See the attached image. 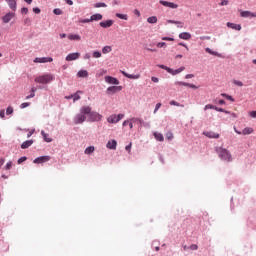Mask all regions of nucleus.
<instances>
[{"mask_svg": "<svg viewBox=\"0 0 256 256\" xmlns=\"http://www.w3.org/2000/svg\"><path fill=\"white\" fill-rule=\"evenodd\" d=\"M193 77H195V75H193V74H187V75L185 76V79H193Z\"/></svg>", "mask_w": 256, "mask_h": 256, "instance_id": "63", "label": "nucleus"}, {"mask_svg": "<svg viewBox=\"0 0 256 256\" xmlns=\"http://www.w3.org/2000/svg\"><path fill=\"white\" fill-rule=\"evenodd\" d=\"M113 23V20L102 21L100 22V27H102L103 29H109V27H113Z\"/></svg>", "mask_w": 256, "mask_h": 256, "instance_id": "13", "label": "nucleus"}, {"mask_svg": "<svg viewBox=\"0 0 256 256\" xmlns=\"http://www.w3.org/2000/svg\"><path fill=\"white\" fill-rule=\"evenodd\" d=\"M233 84L236 85L237 87H243V83L239 80H234Z\"/></svg>", "mask_w": 256, "mask_h": 256, "instance_id": "46", "label": "nucleus"}, {"mask_svg": "<svg viewBox=\"0 0 256 256\" xmlns=\"http://www.w3.org/2000/svg\"><path fill=\"white\" fill-rule=\"evenodd\" d=\"M123 117H125V114H112L107 118V121L108 123H119Z\"/></svg>", "mask_w": 256, "mask_h": 256, "instance_id": "4", "label": "nucleus"}, {"mask_svg": "<svg viewBox=\"0 0 256 256\" xmlns=\"http://www.w3.org/2000/svg\"><path fill=\"white\" fill-rule=\"evenodd\" d=\"M190 249H191L192 251H197V250L199 249V246H197L196 244H192V245L190 246Z\"/></svg>", "mask_w": 256, "mask_h": 256, "instance_id": "52", "label": "nucleus"}, {"mask_svg": "<svg viewBox=\"0 0 256 256\" xmlns=\"http://www.w3.org/2000/svg\"><path fill=\"white\" fill-rule=\"evenodd\" d=\"M151 81H153V83H159V78L153 76V77L151 78Z\"/></svg>", "mask_w": 256, "mask_h": 256, "instance_id": "60", "label": "nucleus"}, {"mask_svg": "<svg viewBox=\"0 0 256 256\" xmlns=\"http://www.w3.org/2000/svg\"><path fill=\"white\" fill-rule=\"evenodd\" d=\"M95 9H99L101 7H107V4H105L104 2H99L94 4Z\"/></svg>", "mask_w": 256, "mask_h": 256, "instance_id": "38", "label": "nucleus"}, {"mask_svg": "<svg viewBox=\"0 0 256 256\" xmlns=\"http://www.w3.org/2000/svg\"><path fill=\"white\" fill-rule=\"evenodd\" d=\"M11 167H13V162H8L5 166V169L9 171V169H11Z\"/></svg>", "mask_w": 256, "mask_h": 256, "instance_id": "49", "label": "nucleus"}, {"mask_svg": "<svg viewBox=\"0 0 256 256\" xmlns=\"http://www.w3.org/2000/svg\"><path fill=\"white\" fill-rule=\"evenodd\" d=\"M77 77H80V78L89 77V72H87V70H80L77 73Z\"/></svg>", "mask_w": 256, "mask_h": 256, "instance_id": "24", "label": "nucleus"}, {"mask_svg": "<svg viewBox=\"0 0 256 256\" xmlns=\"http://www.w3.org/2000/svg\"><path fill=\"white\" fill-rule=\"evenodd\" d=\"M170 105H174L175 107H184L183 104H179L177 101L172 100L170 101Z\"/></svg>", "mask_w": 256, "mask_h": 256, "instance_id": "42", "label": "nucleus"}, {"mask_svg": "<svg viewBox=\"0 0 256 256\" xmlns=\"http://www.w3.org/2000/svg\"><path fill=\"white\" fill-rule=\"evenodd\" d=\"M79 93H83V92L77 91L75 94H73L74 103H75V101H79V99H81V96L79 95Z\"/></svg>", "mask_w": 256, "mask_h": 256, "instance_id": "36", "label": "nucleus"}, {"mask_svg": "<svg viewBox=\"0 0 256 256\" xmlns=\"http://www.w3.org/2000/svg\"><path fill=\"white\" fill-rule=\"evenodd\" d=\"M34 13H36V15H39V13H41V9L39 8H33Z\"/></svg>", "mask_w": 256, "mask_h": 256, "instance_id": "62", "label": "nucleus"}, {"mask_svg": "<svg viewBox=\"0 0 256 256\" xmlns=\"http://www.w3.org/2000/svg\"><path fill=\"white\" fill-rule=\"evenodd\" d=\"M80 23H91V18H87V19H82L79 21Z\"/></svg>", "mask_w": 256, "mask_h": 256, "instance_id": "53", "label": "nucleus"}, {"mask_svg": "<svg viewBox=\"0 0 256 256\" xmlns=\"http://www.w3.org/2000/svg\"><path fill=\"white\" fill-rule=\"evenodd\" d=\"M81 57V54L79 52L70 53L66 56V61H77Z\"/></svg>", "mask_w": 256, "mask_h": 256, "instance_id": "10", "label": "nucleus"}, {"mask_svg": "<svg viewBox=\"0 0 256 256\" xmlns=\"http://www.w3.org/2000/svg\"><path fill=\"white\" fill-rule=\"evenodd\" d=\"M89 118L88 121H91L92 123L95 121H101L103 119V116L99 114L98 112H92L88 114Z\"/></svg>", "mask_w": 256, "mask_h": 256, "instance_id": "5", "label": "nucleus"}, {"mask_svg": "<svg viewBox=\"0 0 256 256\" xmlns=\"http://www.w3.org/2000/svg\"><path fill=\"white\" fill-rule=\"evenodd\" d=\"M206 53H209V55H214L215 57H219V53L211 50L210 48L205 49Z\"/></svg>", "mask_w": 256, "mask_h": 256, "instance_id": "34", "label": "nucleus"}, {"mask_svg": "<svg viewBox=\"0 0 256 256\" xmlns=\"http://www.w3.org/2000/svg\"><path fill=\"white\" fill-rule=\"evenodd\" d=\"M159 109H161V103L156 104V107L154 109V113H157V111H159Z\"/></svg>", "mask_w": 256, "mask_h": 256, "instance_id": "57", "label": "nucleus"}, {"mask_svg": "<svg viewBox=\"0 0 256 256\" xmlns=\"http://www.w3.org/2000/svg\"><path fill=\"white\" fill-rule=\"evenodd\" d=\"M154 137H155L156 141H160V142L165 141V138L163 137V134H161V133L154 132Z\"/></svg>", "mask_w": 256, "mask_h": 256, "instance_id": "26", "label": "nucleus"}, {"mask_svg": "<svg viewBox=\"0 0 256 256\" xmlns=\"http://www.w3.org/2000/svg\"><path fill=\"white\" fill-rule=\"evenodd\" d=\"M92 57H94V59H100V57H101V52H99V51H94V52L92 53Z\"/></svg>", "mask_w": 256, "mask_h": 256, "instance_id": "39", "label": "nucleus"}, {"mask_svg": "<svg viewBox=\"0 0 256 256\" xmlns=\"http://www.w3.org/2000/svg\"><path fill=\"white\" fill-rule=\"evenodd\" d=\"M130 121L132 122V124L133 123H143V120H141V119H139V118H132V119H130Z\"/></svg>", "mask_w": 256, "mask_h": 256, "instance_id": "43", "label": "nucleus"}, {"mask_svg": "<svg viewBox=\"0 0 256 256\" xmlns=\"http://www.w3.org/2000/svg\"><path fill=\"white\" fill-rule=\"evenodd\" d=\"M157 47L158 48H163V47H167V43H165V42H159V43H157Z\"/></svg>", "mask_w": 256, "mask_h": 256, "instance_id": "48", "label": "nucleus"}, {"mask_svg": "<svg viewBox=\"0 0 256 256\" xmlns=\"http://www.w3.org/2000/svg\"><path fill=\"white\" fill-rule=\"evenodd\" d=\"M34 63H53V58L51 57L35 58Z\"/></svg>", "mask_w": 256, "mask_h": 256, "instance_id": "11", "label": "nucleus"}, {"mask_svg": "<svg viewBox=\"0 0 256 256\" xmlns=\"http://www.w3.org/2000/svg\"><path fill=\"white\" fill-rule=\"evenodd\" d=\"M122 90V86H110L106 89V95H115V93H119Z\"/></svg>", "mask_w": 256, "mask_h": 256, "instance_id": "6", "label": "nucleus"}, {"mask_svg": "<svg viewBox=\"0 0 256 256\" xmlns=\"http://www.w3.org/2000/svg\"><path fill=\"white\" fill-rule=\"evenodd\" d=\"M33 145V140L25 141L21 144V149H29Z\"/></svg>", "mask_w": 256, "mask_h": 256, "instance_id": "22", "label": "nucleus"}, {"mask_svg": "<svg viewBox=\"0 0 256 256\" xmlns=\"http://www.w3.org/2000/svg\"><path fill=\"white\" fill-rule=\"evenodd\" d=\"M180 39H184V41H189L191 39V33L189 32H182L179 34Z\"/></svg>", "mask_w": 256, "mask_h": 256, "instance_id": "20", "label": "nucleus"}, {"mask_svg": "<svg viewBox=\"0 0 256 256\" xmlns=\"http://www.w3.org/2000/svg\"><path fill=\"white\" fill-rule=\"evenodd\" d=\"M173 133L172 132H167L166 133V139L168 140V141H173Z\"/></svg>", "mask_w": 256, "mask_h": 256, "instance_id": "40", "label": "nucleus"}, {"mask_svg": "<svg viewBox=\"0 0 256 256\" xmlns=\"http://www.w3.org/2000/svg\"><path fill=\"white\" fill-rule=\"evenodd\" d=\"M27 159V157L23 156L18 160V165H21V163H24V161Z\"/></svg>", "mask_w": 256, "mask_h": 256, "instance_id": "56", "label": "nucleus"}, {"mask_svg": "<svg viewBox=\"0 0 256 256\" xmlns=\"http://www.w3.org/2000/svg\"><path fill=\"white\" fill-rule=\"evenodd\" d=\"M158 67H159L160 69H164L165 71H167V73H169V69H171V68H169V67H167V66H165V65H158Z\"/></svg>", "mask_w": 256, "mask_h": 256, "instance_id": "50", "label": "nucleus"}, {"mask_svg": "<svg viewBox=\"0 0 256 256\" xmlns=\"http://www.w3.org/2000/svg\"><path fill=\"white\" fill-rule=\"evenodd\" d=\"M113 51V48H111V46H104L103 48H102V53L104 54V55H107V53H111Z\"/></svg>", "mask_w": 256, "mask_h": 256, "instance_id": "29", "label": "nucleus"}, {"mask_svg": "<svg viewBox=\"0 0 256 256\" xmlns=\"http://www.w3.org/2000/svg\"><path fill=\"white\" fill-rule=\"evenodd\" d=\"M183 71H185V67H180L176 70H173V69H168V73H170V75H179V73H183Z\"/></svg>", "mask_w": 256, "mask_h": 256, "instance_id": "18", "label": "nucleus"}, {"mask_svg": "<svg viewBox=\"0 0 256 256\" xmlns=\"http://www.w3.org/2000/svg\"><path fill=\"white\" fill-rule=\"evenodd\" d=\"M221 7H225L227 5H229V1L228 0H223L221 3H220Z\"/></svg>", "mask_w": 256, "mask_h": 256, "instance_id": "55", "label": "nucleus"}, {"mask_svg": "<svg viewBox=\"0 0 256 256\" xmlns=\"http://www.w3.org/2000/svg\"><path fill=\"white\" fill-rule=\"evenodd\" d=\"M167 23H171V24H174V25H180V29H183V27H184V24L181 21L167 20Z\"/></svg>", "mask_w": 256, "mask_h": 256, "instance_id": "30", "label": "nucleus"}, {"mask_svg": "<svg viewBox=\"0 0 256 256\" xmlns=\"http://www.w3.org/2000/svg\"><path fill=\"white\" fill-rule=\"evenodd\" d=\"M95 151V146L87 147L84 151L85 155H91Z\"/></svg>", "mask_w": 256, "mask_h": 256, "instance_id": "31", "label": "nucleus"}, {"mask_svg": "<svg viewBox=\"0 0 256 256\" xmlns=\"http://www.w3.org/2000/svg\"><path fill=\"white\" fill-rule=\"evenodd\" d=\"M175 85H182L183 87H189L190 89H199V87L196 86L195 84H189V83L181 82V81H177L175 83Z\"/></svg>", "mask_w": 256, "mask_h": 256, "instance_id": "14", "label": "nucleus"}, {"mask_svg": "<svg viewBox=\"0 0 256 256\" xmlns=\"http://www.w3.org/2000/svg\"><path fill=\"white\" fill-rule=\"evenodd\" d=\"M29 105H31V103L29 102H24L20 105V109H26V107H29Z\"/></svg>", "mask_w": 256, "mask_h": 256, "instance_id": "47", "label": "nucleus"}, {"mask_svg": "<svg viewBox=\"0 0 256 256\" xmlns=\"http://www.w3.org/2000/svg\"><path fill=\"white\" fill-rule=\"evenodd\" d=\"M250 116L254 117L256 119V111H251Z\"/></svg>", "mask_w": 256, "mask_h": 256, "instance_id": "64", "label": "nucleus"}, {"mask_svg": "<svg viewBox=\"0 0 256 256\" xmlns=\"http://www.w3.org/2000/svg\"><path fill=\"white\" fill-rule=\"evenodd\" d=\"M0 117L1 119H5V110L0 111Z\"/></svg>", "mask_w": 256, "mask_h": 256, "instance_id": "61", "label": "nucleus"}, {"mask_svg": "<svg viewBox=\"0 0 256 256\" xmlns=\"http://www.w3.org/2000/svg\"><path fill=\"white\" fill-rule=\"evenodd\" d=\"M91 113V107L90 106H82L80 108V114H77L74 118L75 125H80L81 123H85L87 121V116Z\"/></svg>", "mask_w": 256, "mask_h": 256, "instance_id": "1", "label": "nucleus"}, {"mask_svg": "<svg viewBox=\"0 0 256 256\" xmlns=\"http://www.w3.org/2000/svg\"><path fill=\"white\" fill-rule=\"evenodd\" d=\"M36 91H37V89L31 88V93H30V95L26 96V99H33V97H35Z\"/></svg>", "mask_w": 256, "mask_h": 256, "instance_id": "37", "label": "nucleus"}, {"mask_svg": "<svg viewBox=\"0 0 256 256\" xmlns=\"http://www.w3.org/2000/svg\"><path fill=\"white\" fill-rule=\"evenodd\" d=\"M116 17H118V19H123L124 21H127V19H129L127 14H121V13H116Z\"/></svg>", "mask_w": 256, "mask_h": 256, "instance_id": "33", "label": "nucleus"}, {"mask_svg": "<svg viewBox=\"0 0 256 256\" xmlns=\"http://www.w3.org/2000/svg\"><path fill=\"white\" fill-rule=\"evenodd\" d=\"M107 149H111L115 151L117 149V141L116 140H109L106 144Z\"/></svg>", "mask_w": 256, "mask_h": 256, "instance_id": "15", "label": "nucleus"}, {"mask_svg": "<svg viewBox=\"0 0 256 256\" xmlns=\"http://www.w3.org/2000/svg\"><path fill=\"white\" fill-rule=\"evenodd\" d=\"M54 15H63V10L59 9V8H55L53 10Z\"/></svg>", "mask_w": 256, "mask_h": 256, "instance_id": "41", "label": "nucleus"}, {"mask_svg": "<svg viewBox=\"0 0 256 256\" xmlns=\"http://www.w3.org/2000/svg\"><path fill=\"white\" fill-rule=\"evenodd\" d=\"M121 73L124 77H127V79H139L141 77L139 74H129L125 71H121Z\"/></svg>", "mask_w": 256, "mask_h": 256, "instance_id": "16", "label": "nucleus"}, {"mask_svg": "<svg viewBox=\"0 0 256 256\" xmlns=\"http://www.w3.org/2000/svg\"><path fill=\"white\" fill-rule=\"evenodd\" d=\"M160 5H163L164 7H169L170 9H177V7H179V5L173 2H169L165 0H160Z\"/></svg>", "mask_w": 256, "mask_h": 256, "instance_id": "9", "label": "nucleus"}, {"mask_svg": "<svg viewBox=\"0 0 256 256\" xmlns=\"http://www.w3.org/2000/svg\"><path fill=\"white\" fill-rule=\"evenodd\" d=\"M227 26L231 27V29H235L236 31H241V25H237L235 23L228 22Z\"/></svg>", "mask_w": 256, "mask_h": 256, "instance_id": "25", "label": "nucleus"}, {"mask_svg": "<svg viewBox=\"0 0 256 256\" xmlns=\"http://www.w3.org/2000/svg\"><path fill=\"white\" fill-rule=\"evenodd\" d=\"M209 109H214V110H215V106H214L213 104H207V105H205L204 111H207V110H209Z\"/></svg>", "mask_w": 256, "mask_h": 256, "instance_id": "44", "label": "nucleus"}, {"mask_svg": "<svg viewBox=\"0 0 256 256\" xmlns=\"http://www.w3.org/2000/svg\"><path fill=\"white\" fill-rule=\"evenodd\" d=\"M253 128H251V127H247V128H244L243 130H242V135H251V133H253Z\"/></svg>", "mask_w": 256, "mask_h": 256, "instance_id": "27", "label": "nucleus"}, {"mask_svg": "<svg viewBox=\"0 0 256 256\" xmlns=\"http://www.w3.org/2000/svg\"><path fill=\"white\" fill-rule=\"evenodd\" d=\"M34 81L41 85H47L48 83H51V81H55V76L53 74H44L37 76Z\"/></svg>", "mask_w": 256, "mask_h": 256, "instance_id": "2", "label": "nucleus"}, {"mask_svg": "<svg viewBox=\"0 0 256 256\" xmlns=\"http://www.w3.org/2000/svg\"><path fill=\"white\" fill-rule=\"evenodd\" d=\"M162 41H175V39H173L171 37H163Z\"/></svg>", "mask_w": 256, "mask_h": 256, "instance_id": "59", "label": "nucleus"}, {"mask_svg": "<svg viewBox=\"0 0 256 256\" xmlns=\"http://www.w3.org/2000/svg\"><path fill=\"white\" fill-rule=\"evenodd\" d=\"M214 110L218 111L219 113H224L225 112V109L219 108V107H216V106H215Z\"/></svg>", "mask_w": 256, "mask_h": 256, "instance_id": "58", "label": "nucleus"}, {"mask_svg": "<svg viewBox=\"0 0 256 256\" xmlns=\"http://www.w3.org/2000/svg\"><path fill=\"white\" fill-rule=\"evenodd\" d=\"M105 82L109 85H119V81L113 76H105Z\"/></svg>", "mask_w": 256, "mask_h": 256, "instance_id": "12", "label": "nucleus"}, {"mask_svg": "<svg viewBox=\"0 0 256 256\" xmlns=\"http://www.w3.org/2000/svg\"><path fill=\"white\" fill-rule=\"evenodd\" d=\"M204 135L208 137L209 139H219V134L215 133L213 131L204 132Z\"/></svg>", "mask_w": 256, "mask_h": 256, "instance_id": "19", "label": "nucleus"}, {"mask_svg": "<svg viewBox=\"0 0 256 256\" xmlns=\"http://www.w3.org/2000/svg\"><path fill=\"white\" fill-rule=\"evenodd\" d=\"M6 115H13V107L10 106L6 109Z\"/></svg>", "mask_w": 256, "mask_h": 256, "instance_id": "45", "label": "nucleus"}, {"mask_svg": "<svg viewBox=\"0 0 256 256\" xmlns=\"http://www.w3.org/2000/svg\"><path fill=\"white\" fill-rule=\"evenodd\" d=\"M8 4V7L12 9V11H17V1L15 0H5Z\"/></svg>", "mask_w": 256, "mask_h": 256, "instance_id": "17", "label": "nucleus"}, {"mask_svg": "<svg viewBox=\"0 0 256 256\" xmlns=\"http://www.w3.org/2000/svg\"><path fill=\"white\" fill-rule=\"evenodd\" d=\"M44 141H46V143H51V141H53V139L49 138V134L45 133V131L41 132Z\"/></svg>", "mask_w": 256, "mask_h": 256, "instance_id": "28", "label": "nucleus"}, {"mask_svg": "<svg viewBox=\"0 0 256 256\" xmlns=\"http://www.w3.org/2000/svg\"><path fill=\"white\" fill-rule=\"evenodd\" d=\"M15 18V13H13V12H8V13H6L3 17H2V23H10V21L12 20V19H14Z\"/></svg>", "mask_w": 256, "mask_h": 256, "instance_id": "7", "label": "nucleus"}, {"mask_svg": "<svg viewBox=\"0 0 256 256\" xmlns=\"http://www.w3.org/2000/svg\"><path fill=\"white\" fill-rule=\"evenodd\" d=\"M21 13H22L23 15H27V13H29V9L23 7V8L21 9Z\"/></svg>", "mask_w": 256, "mask_h": 256, "instance_id": "54", "label": "nucleus"}, {"mask_svg": "<svg viewBox=\"0 0 256 256\" xmlns=\"http://www.w3.org/2000/svg\"><path fill=\"white\" fill-rule=\"evenodd\" d=\"M147 23H150L151 25L157 23V16H151L147 18Z\"/></svg>", "mask_w": 256, "mask_h": 256, "instance_id": "32", "label": "nucleus"}, {"mask_svg": "<svg viewBox=\"0 0 256 256\" xmlns=\"http://www.w3.org/2000/svg\"><path fill=\"white\" fill-rule=\"evenodd\" d=\"M217 153L220 157V159H222V161H231V153L227 150V149H224V148H218L217 149Z\"/></svg>", "mask_w": 256, "mask_h": 256, "instance_id": "3", "label": "nucleus"}, {"mask_svg": "<svg viewBox=\"0 0 256 256\" xmlns=\"http://www.w3.org/2000/svg\"><path fill=\"white\" fill-rule=\"evenodd\" d=\"M101 19H103V15L101 14H93L91 17H90V21H101Z\"/></svg>", "mask_w": 256, "mask_h": 256, "instance_id": "23", "label": "nucleus"}, {"mask_svg": "<svg viewBox=\"0 0 256 256\" xmlns=\"http://www.w3.org/2000/svg\"><path fill=\"white\" fill-rule=\"evenodd\" d=\"M221 97H225V99H228V101H231L232 103L235 102V99L233 98V96L222 93Z\"/></svg>", "mask_w": 256, "mask_h": 256, "instance_id": "35", "label": "nucleus"}, {"mask_svg": "<svg viewBox=\"0 0 256 256\" xmlns=\"http://www.w3.org/2000/svg\"><path fill=\"white\" fill-rule=\"evenodd\" d=\"M47 161H51V156H40L34 159L33 163L41 164V163H47Z\"/></svg>", "mask_w": 256, "mask_h": 256, "instance_id": "8", "label": "nucleus"}, {"mask_svg": "<svg viewBox=\"0 0 256 256\" xmlns=\"http://www.w3.org/2000/svg\"><path fill=\"white\" fill-rule=\"evenodd\" d=\"M131 147H133V143H129V145H127L126 147H125V149L128 151V153H131Z\"/></svg>", "mask_w": 256, "mask_h": 256, "instance_id": "51", "label": "nucleus"}, {"mask_svg": "<svg viewBox=\"0 0 256 256\" xmlns=\"http://www.w3.org/2000/svg\"><path fill=\"white\" fill-rule=\"evenodd\" d=\"M68 39L70 41H81V36L79 34H69Z\"/></svg>", "mask_w": 256, "mask_h": 256, "instance_id": "21", "label": "nucleus"}]
</instances>
